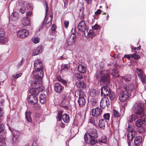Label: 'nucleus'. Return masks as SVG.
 I'll use <instances>...</instances> for the list:
<instances>
[{"mask_svg": "<svg viewBox=\"0 0 146 146\" xmlns=\"http://www.w3.org/2000/svg\"><path fill=\"white\" fill-rule=\"evenodd\" d=\"M56 26L54 24H53L51 28L52 32V33H54L56 31Z\"/></svg>", "mask_w": 146, "mask_h": 146, "instance_id": "obj_53", "label": "nucleus"}, {"mask_svg": "<svg viewBox=\"0 0 146 146\" xmlns=\"http://www.w3.org/2000/svg\"><path fill=\"white\" fill-rule=\"evenodd\" d=\"M64 24L65 28H67L69 25V22L68 21H65L64 22Z\"/></svg>", "mask_w": 146, "mask_h": 146, "instance_id": "obj_59", "label": "nucleus"}, {"mask_svg": "<svg viewBox=\"0 0 146 146\" xmlns=\"http://www.w3.org/2000/svg\"><path fill=\"white\" fill-rule=\"evenodd\" d=\"M101 12V11L100 9H99L97 10L95 12V13L96 15H98Z\"/></svg>", "mask_w": 146, "mask_h": 146, "instance_id": "obj_64", "label": "nucleus"}, {"mask_svg": "<svg viewBox=\"0 0 146 146\" xmlns=\"http://www.w3.org/2000/svg\"><path fill=\"white\" fill-rule=\"evenodd\" d=\"M133 54H130L129 55H127L125 56L127 58L130 59L131 58H133Z\"/></svg>", "mask_w": 146, "mask_h": 146, "instance_id": "obj_60", "label": "nucleus"}, {"mask_svg": "<svg viewBox=\"0 0 146 146\" xmlns=\"http://www.w3.org/2000/svg\"><path fill=\"white\" fill-rule=\"evenodd\" d=\"M69 68V66L68 64H62L61 67V71L63 72H67Z\"/></svg>", "mask_w": 146, "mask_h": 146, "instance_id": "obj_27", "label": "nucleus"}, {"mask_svg": "<svg viewBox=\"0 0 146 146\" xmlns=\"http://www.w3.org/2000/svg\"><path fill=\"white\" fill-rule=\"evenodd\" d=\"M98 136L96 130L92 129H90L89 133H85L84 136V139L86 143H90L93 145L98 143L97 140L95 139Z\"/></svg>", "mask_w": 146, "mask_h": 146, "instance_id": "obj_2", "label": "nucleus"}, {"mask_svg": "<svg viewBox=\"0 0 146 146\" xmlns=\"http://www.w3.org/2000/svg\"><path fill=\"white\" fill-rule=\"evenodd\" d=\"M45 19H46V18H45ZM45 19V21L44 22H43L42 23V26L43 25L46 21V22H47L46 23V24L45 25L46 27V28H48L51 26V22H52V21H51L48 20H49L48 17V18L46 20V19Z\"/></svg>", "mask_w": 146, "mask_h": 146, "instance_id": "obj_31", "label": "nucleus"}, {"mask_svg": "<svg viewBox=\"0 0 146 146\" xmlns=\"http://www.w3.org/2000/svg\"><path fill=\"white\" fill-rule=\"evenodd\" d=\"M136 70L139 78L141 77V76L145 74L143 73L142 70L141 69L137 68H136Z\"/></svg>", "mask_w": 146, "mask_h": 146, "instance_id": "obj_32", "label": "nucleus"}, {"mask_svg": "<svg viewBox=\"0 0 146 146\" xmlns=\"http://www.w3.org/2000/svg\"><path fill=\"white\" fill-rule=\"evenodd\" d=\"M140 118V119H139L137 120L135 122L136 125L138 127H141L143 124H145L146 122V121H145L144 120L143 118H142L141 117H139Z\"/></svg>", "mask_w": 146, "mask_h": 146, "instance_id": "obj_18", "label": "nucleus"}, {"mask_svg": "<svg viewBox=\"0 0 146 146\" xmlns=\"http://www.w3.org/2000/svg\"><path fill=\"white\" fill-rule=\"evenodd\" d=\"M4 112L1 108L0 107V117H1L3 115Z\"/></svg>", "mask_w": 146, "mask_h": 146, "instance_id": "obj_63", "label": "nucleus"}, {"mask_svg": "<svg viewBox=\"0 0 146 146\" xmlns=\"http://www.w3.org/2000/svg\"><path fill=\"white\" fill-rule=\"evenodd\" d=\"M121 78L123 80L126 82H130L131 80V75L130 74L121 76Z\"/></svg>", "mask_w": 146, "mask_h": 146, "instance_id": "obj_30", "label": "nucleus"}, {"mask_svg": "<svg viewBox=\"0 0 146 146\" xmlns=\"http://www.w3.org/2000/svg\"><path fill=\"white\" fill-rule=\"evenodd\" d=\"M30 92L31 95L36 96L38 95L39 91L38 88H32L30 89Z\"/></svg>", "mask_w": 146, "mask_h": 146, "instance_id": "obj_24", "label": "nucleus"}, {"mask_svg": "<svg viewBox=\"0 0 146 146\" xmlns=\"http://www.w3.org/2000/svg\"><path fill=\"white\" fill-rule=\"evenodd\" d=\"M31 86L32 87L35 88H38V86H37V85L38 84V83L35 80L32 81L31 83Z\"/></svg>", "mask_w": 146, "mask_h": 146, "instance_id": "obj_34", "label": "nucleus"}, {"mask_svg": "<svg viewBox=\"0 0 146 146\" xmlns=\"http://www.w3.org/2000/svg\"><path fill=\"white\" fill-rule=\"evenodd\" d=\"M62 113L63 111H60L58 113L57 119L59 121H60L62 119Z\"/></svg>", "mask_w": 146, "mask_h": 146, "instance_id": "obj_39", "label": "nucleus"}, {"mask_svg": "<svg viewBox=\"0 0 146 146\" xmlns=\"http://www.w3.org/2000/svg\"><path fill=\"white\" fill-rule=\"evenodd\" d=\"M32 14V12L31 11L28 12L27 13V17H27L29 18V17H30Z\"/></svg>", "mask_w": 146, "mask_h": 146, "instance_id": "obj_61", "label": "nucleus"}, {"mask_svg": "<svg viewBox=\"0 0 146 146\" xmlns=\"http://www.w3.org/2000/svg\"><path fill=\"white\" fill-rule=\"evenodd\" d=\"M123 88L124 90L121 91L119 94V99L121 102H124L128 99L129 94L133 90L131 85H124Z\"/></svg>", "mask_w": 146, "mask_h": 146, "instance_id": "obj_4", "label": "nucleus"}, {"mask_svg": "<svg viewBox=\"0 0 146 146\" xmlns=\"http://www.w3.org/2000/svg\"><path fill=\"white\" fill-rule=\"evenodd\" d=\"M26 118L28 122H31L32 121L30 113L28 112H25Z\"/></svg>", "mask_w": 146, "mask_h": 146, "instance_id": "obj_37", "label": "nucleus"}, {"mask_svg": "<svg viewBox=\"0 0 146 146\" xmlns=\"http://www.w3.org/2000/svg\"><path fill=\"white\" fill-rule=\"evenodd\" d=\"M57 79L58 81L61 82L64 84H65L67 83L66 81L62 79L60 76L58 77Z\"/></svg>", "mask_w": 146, "mask_h": 146, "instance_id": "obj_45", "label": "nucleus"}, {"mask_svg": "<svg viewBox=\"0 0 146 146\" xmlns=\"http://www.w3.org/2000/svg\"><path fill=\"white\" fill-rule=\"evenodd\" d=\"M113 117L116 118L117 122H119L121 119V115L119 112L117 110L113 109Z\"/></svg>", "mask_w": 146, "mask_h": 146, "instance_id": "obj_19", "label": "nucleus"}, {"mask_svg": "<svg viewBox=\"0 0 146 146\" xmlns=\"http://www.w3.org/2000/svg\"><path fill=\"white\" fill-rule=\"evenodd\" d=\"M75 77L78 80H80L83 78V76L79 73H77L75 74Z\"/></svg>", "mask_w": 146, "mask_h": 146, "instance_id": "obj_43", "label": "nucleus"}, {"mask_svg": "<svg viewBox=\"0 0 146 146\" xmlns=\"http://www.w3.org/2000/svg\"><path fill=\"white\" fill-rule=\"evenodd\" d=\"M97 92L95 90H92L90 92V95L92 97H95L97 94Z\"/></svg>", "mask_w": 146, "mask_h": 146, "instance_id": "obj_48", "label": "nucleus"}, {"mask_svg": "<svg viewBox=\"0 0 146 146\" xmlns=\"http://www.w3.org/2000/svg\"><path fill=\"white\" fill-rule=\"evenodd\" d=\"M109 97L111 100H113L115 98V94L113 92H111L109 95Z\"/></svg>", "mask_w": 146, "mask_h": 146, "instance_id": "obj_47", "label": "nucleus"}, {"mask_svg": "<svg viewBox=\"0 0 146 146\" xmlns=\"http://www.w3.org/2000/svg\"><path fill=\"white\" fill-rule=\"evenodd\" d=\"M95 76L97 79H100L101 83L107 85L110 84V74L105 70H101L97 71Z\"/></svg>", "mask_w": 146, "mask_h": 146, "instance_id": "obj_3", "label": "nucleus"}, {"mask_svg": "<svg viewBox=\"0 0 146 146\" xmlns=\"http://www.w3.org/2000/svg\"><path fill=\"white\" fill-rule=\"evenodd\" d=\"M5 34V32L3 30L0 28V37L4 36Z\"/></svg>", "mask_w": 146, "mask_h": 146, "instance_id": "obj_55", "label": "nucleus"}, {"mask_svg": "<svg viewBox=\"0 0 146 146\" xmlns=\"http://www.w3.org/2000/svg\"><path fill=\"white\" fill-rule=\"evenodd\" d=\"M90 123L95 125L97 123V121L95 120L94 118L91 117L90 120Z\"/></svg>", "mask_w": 146, "mask_h": 146, "instance_id": "obj_44", "label": "nucleus"}, {"mask_svg": "<svg viewBox=\"0 0 146 146\" xmlns=\"http://www.w3.org/2000/svg\"><path fill=\"white\" fill-rule=\"evenodd\" d=\"M7 40V39L6 37L3 36L0 37V43H4L6 42Z\"/></svg>", "mask_w": 146, "mask_h": 146, "instance_id": "obj_40", "label": "nucleus"}, {"mask_svg": "<svg viewBox=\"0 0 146 146\" xmlns=\"http://www.w3.org/2000/svg\"><path fill=\"white\" fill-rule=\"evenodd\" d=\"M86 35H88V36L89 37L92 38L93 37L95 36L94 33V31L93 30H89V32H88V30H87L86 31Z\"/></svg>", "mask_w": 146, "mask_h": 146, "instance_id": "obj_33", "label": "nucleus"}, {"mask_svg": "<svg viewBox=\"0 0 146 146\" xmlns=\"http://www.w3.org/2000/svg\"><path fill=\"white\" fill-rule=\"evenodd\" d=\"M108 125V122L105 119H102L100 120L99 122V126L101 129H104L105 126Z\"/></svg>", "mask_w": 146, "mask_h": 146, "instance_id": "obj_16", "label": "nucleus"}, {"mask_svg": "<svg viewBox=\"0 0 146 146\" xmlns=\"http://www.w3.org/2000/svg\"><path fill=\"white\" fill-rule=\"evenodd\" d=\"M131 133V135L133 138L136 136L137 132L136 131H135V130Z\"/></svg>", "mask_w": 146, "mask_h": 146, "instance_id": "obj_56", "label": "nucleus"}, {"mask_svg": "<svg viewBox=\"0 0 146 146\" xmlns=\"http://www.w3.org/2000/svg\"><path fill=\"white\" fill-rule=\"evenodd\" d=\"M64 87L58 82L56 83L54 85V89L57 93H60L63 90Z\"/></svg>", "mask_w": 146, "mask_h": 146, "instance_id": "obj_14", "label": "nucleus"}, {"mask_svg": "<svg viewBox=\"0 0 146 146\" xmlns=\"http://www.w3.org/2000/svg\"><path fill=\"white\" fill-rule=\"evenodd\" d=\"M9 129L12 132L13 134V138L12 139L13 141H14V138H15V139H16L18 137V136L19 135V132L18 131L14 130L10 127H9Z\"/></svg>", "mask_w": 146, "mask_h": 146, "instance_id": "obj_20", "label": "nucleus"}, {"mask_svg": "<svg viewBox=\"0 0 146 146\" xmlns=\"http://www.w3.org/2000/svg\"><path fill=\"white\" fill-rule=\"evenodd\" d=\"M34 66L37 70L42 69L43 68L42 63L39 59L35 60L34 63Z\"/></svg>", "mask_w": 146, "mask_h": 146, "instance_id": "obj_15", "label": "nucleus"}, {"mask_svg": "<svg viewBox=\"0 0 146 146\" xmlns=\"http://www.w3.org/2000/svg\"><path fill=\"white\" fill-rule=\"evenodd\" d=\"M100 27L98 25H95L92 26V28L93 30H97L100 28Z\"/></svg>", "mask_w": 146, "mask_h": 146, "instance_id": "obj_58", "label": "nucleus"}, {"mask_svg": "<svg viewBox=\"0 0 146 146\" xmlns=\"http://www.w3.org/2000/svg\"><path fill=\"white\" fill-rule=\"evenodd\" d=\"M102 112V110L99 108L97 107L92 110V115L94 117H98L101 115Z\"/></svg>", "mask_w": 146, "mask_h": 146, "instance_id": "obj_13", "label": "nucleus"}, {"mask_svg": "<svg viewBox=\"0 0 146 146\" xmlns=\"http://www.w3.org/2000/svg\"><path fill=\"white\" fill-rule=\"evenodd\" d=\"M78 30L82 32H84V34L86 36V26L84 21L81 20L78 24Z\"/></svg>", "mask_w": 146, "mask_h": 146, "instance_id": "obj_9", "label": "nucleus"}, {"mask_svg": "<svg viewBox=\"0 0 146 146\" xmlns=\"http://www.w3.org/2000/svg\"><path fill=\"white\" fill-rule=\"evenodd\" d=\"M42 50L41 46H38L36 49L34 50L33 53L32 55L35 56L38 55L39 53H41Z\"/></svg>", "mask_w": 146, "mask_h": 146, "instance_id": "obj_23", "label": "nucleus"}, {"mask_svg": "<svg viewBox=\"0 0 146 146\" xmlns=\"http://www.w3.org/2000/svg\"><path fill=\"white\" fill-rule=\"evenodd\" d=\"M40 102L42 104H44L46 102V95L44 94H41L39 97Z\"/></svg>", "mask_w": 146, "mask_h": 146, "instance_id": "obj_28", "label": "nucleus"}, {"mask_svg": "<svg viewBox=\"0 0 146 146\" xmlns=\"http://www.w3.org/2000/svg\"><path fill=\"white\" fill-rule=\"evenodd\" d=\"M142 139L140 136H137L134 140V143L136 146H139L141 144Z\"/></svg>", "mask_w": 146, "mask_h": 146, "instance_id": "obj_17", "label": "nucleus"}, {"mask_svg": "<svg viewBox=\"0 0 146 146\" xmlns=\"http://www.w3.org/2000/svg\"><path fill=\"white\" fill-rule=\"evenodd\" d=\"M78 71L79 72L84 73L86 71V68L84 65L80 64L78 66L77 68Z\"/></svg>", "mask_w": 146, "mask_h": 146, "instance_id": "obj_21", "label": "nucleus"}, {"mask_svg": "<svg viewBox=\"0 0 146 146\" xmlns=\"http://www.w3.org/2000/svg\"><path fill=\"white\" fill-rule=\"evenodd\" d=\"M22 23L24 26H28L30 24V19L27 17H24L22 20Z\"/></svg>", "mask_w": 146, "mask_h": 146, "instance_id": "obj_22", "label": "nucleus"}, {"mask_svg": "<svg viewBox=\"0 0 146 146\" xmlns=\"http://www.w3.org/2000/svg\"><path fill=\"white\" fill-rule=\"evenodd\" d=\"M28 102L32 104H36L38 102V98L33 95H30L27 98Z\"/></svg>", "mask_w": 146, "mask_h": 146, "instance_id": "obj_12", "label": "nucleus"}, {"mask_svg": "<svg viewBox=\"0 0 146 146\" xmlns=\"http://www.w3.org/2000/svg\"><path fill=\"white\" fill-rule=\"evenodd\" d=\"M19 17V14L17 12H15L13 13L11 16V19L13 21L17 20Z\"/></svg>", "mask_w": 146, "mask_h": 146, "instance_id": "obj_25", "label": "nucleus"}, {"mask_svg": "<svg viewBox=\"0 0 146 146\" xmlns=\"http://www.w3.org/2000/svg\"><path fill=\"white\" fill-rule=\"evenodd\" d=\"M109 100L106 97H104L102 99L100 102V107L101 108L103 109L106 107H108L109 106Z\"/></svg>", "mask_w": 146, "mask_h": 146, "instance_id": "obj_11", "label": "nucleus"}, {"mask_svg": "<svg viewBox=\"0 0 146 146\" xmlns=\"http://www.w3.org/2000/svg\"><path fill=\"white\" fill-rule=\"evenodd\" d=\"M104 118L105 120H108L110 118V114L109 113H105L103 115Z\"/></svg>", "mask_w": 146, "mask_h": 146, "instance_id": "obj_52", "label": "nucleus"}, {"mask_svg": "<svg viewBox=\"0 0 146 146\" xmlns=\"http://www.w3.org/2000/svg\"><path fill=\"white\" fill-rule=\"evenodd\" d=\"M63 120L65 123H68L70 121V117L68 114L64 113L62 115Z\"/></svg>", "mask_w": 146, "mask_h": 146, "instance_id": "obj_29", "label": "nucleus"}, {"mask_svg": "<svg viewBox=\"0 0 146 146\" xmlns=\"http://www.w3.org/2000/svg\"><path fill=\"white\" fill-rule=\"evenodd\" d=\"M44 6H45L46 7V8L45 9V17L44 18V22L45 21V18L46 17V15L47 14V12H48V3L46 2H45L44 3Z\"/></svg>", "mask_w": 146, "mask_h": 146, "instance_id": "obj_42", "label": "nucleus"}, {"mask_svg": "<svg viewBox=\"0 0 146 146\" xmlns=\"http://www.w3.org/2000/svg\"><path fill=\"white\" fill-rule=\"evenodd\" d=\"M22 75V73H20L18 74H16L15 76L14 75L13 76V77H14V78H12V80H13L14 78L16 79L19 78Z\"/></svg>", "mask_w": 146, "mask_h": 146, "instance_id": "obj_54", "label": "nucleus"}, {"mask_svg": "<svg viewBox=\"0 0 146 146\" xmlns=\"http://www.w3.org/2000/svg\"><path fill=\"white\" fill-rule=\"evenodd\" d=\"M101 96L103 97L108 96L111 92V89L107 85L102 87L101 89Z\"/></svg>", "mask_w": 146, "mask_h": 146, "instance_id": "obj_8", "label": "nucleus"}, {"mask_svg": "<svg viewBox=\"0 0 146 146\" xmlns=\"http://www.w3.org/2000/svg\"><path fill=\"white\" fill-rule=\"evenodd\" d=\"M76 40V36L73 34L69 35L66 39L67 44L64 45V48H66L68 46L73 45L75 42Z\"/></svg>", "mask_w": 146, "mask_h": 146, "instance_id": "obj_5", "label": "nucleus"}, {"mask_svg": "<svg viewBox=\"0 0 146 146\" xmlns=\"http://www.w3.org/2000/svg\"><path fill=\"white\" fill-rule=\"evenodd\" d=\"M26 9L25 6H22L20 8L19 11L22 13H24L26 11Z\"/></svg>", "mask_w": 146, "mask_h": 146, "instance_id": "obj_49", "label": "nucleus"}, {"mask_svg": "<svg viewBox=\"0 0 146 146\" xmlns=\"http://www.w3.org/2000/svg\"><path fill=\"white\" fill-rule=\"evenodd\" d=\"M133 55V58L135 59H138L140 58V56L138 55H137L135 53H134Z\"/></svg>", "mask_w": 146, "mask_h": 146, "instance_id": "obj_57", "label": "nucleus"}, {"mask_svg": "<svg viewBox=\"0 0 146 146\" xmlns=\"http://www.w3.org/2000/svg\"><path fill=\"white\" fill-rule=\"evenodd\" d=\"M4 125L3 124H0V132L2 131L4 129Z\"/></svg>", "mask_w": 146, "mask_h": 146, "instance_id": "obj_62", "label": "nucleus"}, {"mask_svg": "<svg viewBox=\"0 0 146 146\" xmlns=\"http://www.w3.org/2000/svg\"><path fill=\"white\" fill-rule=\"evenodd\" d=\"M132 109L136 115H132L129 117L130 121L137 119L139 117L143 118V120L145 121H146V115L144 114V105L142 102L139 101L135 103L133 106Z\"/></svg>", "mask_w": 146, "mask_h": 146, "instance_id": "obj_1", "label": "nucleus"}, {"mask_svg": "<svg viewBox=\"0 0 146 146\" xmlns=\"http://www.w3.org/2000/svg\"><path fill=\"white\" fill-rule=\"evenodd\" d=\"M98 141L100 143H106L107 142L106 137L105 136L102 137L98 140Z\"/></svg>", "mask_w": 146, "mask_h": 146, "instance_id": "obj_38", "label": "nucleus"}, {"mask_svg": "<svg viewBox=\"0 0 146 146\" xmlns=\"http://www.w3.org/2000/svg\"><path fill=\"white\" fill-rule=\"evenodd\" d=\"M39 38H38L34 37L32 39L33 42L35 43L36 44L39 41Z\"/></svg>", "mask_w": 146, "mask_h": 146, "instance_id": "obj_50", "label": "nucleus"}, {"mask_svg": "<svg viewBox=\"0 0 146 146\" xmlns=\"http://www.w3.org/2000/svg\"><path fill=\"white\" fill-rule=\"evenodd\" d=\"M77 86L80 88H85L86 86V84L83 81H80L77 82L76 84Z\"/></svg>", "mask_w": 146, "mask_h": 146, "instance_id": "obj_26", "label": "nucleus"}, {"mask_svg": "<svg viewBox=\"0 0 146 146\" xmlns=\"http://www.w3.org/2000/svg\"><path fill=\"white\" fill-rule=\"evenodd\" d=\"M70 93H67L65 94L64 96L63 99L64 100L62 101V102H64V101H65V100H70L71 98V95Z\"/></svg>", "mask_w": 146, "mask_h": 146, "instance_id": "obj_35", "label": "nucleus"}, {"mask_svg": "<svg viewBox=\"0 0 146 146\" xmlns=\"http://www.w3.org/2000/svg\"><path fill=\"white\" fill-rule=\"evenodd\" d=\"M128 131L131 133L134 131V127L131 125H129L127 128Z\"/></svg>", "mask_w": 146, "mask_h": 146, "instance_id": "obj_51", "label": "nucleus"}, {"mask_svg": "<svg viewBox=\"0 0 146 146\" xmlns=\"http://www.w3.org/2000/svg\"><path fill=\"white\" fill-rule=\"evenodd\" d=\"M29 32L25 29L20 30L17 32V35L20 38H23L27 37L29 35Z\"/></svg>", "mask_w": 146, "mask_h": 146, "instance_id": "obj_10", "label": "nucleus"}, {"mask_svg": "<svg viewBox=\"0 0 146 146\" xmlns=\"http://www.w3.org/2000/svg\"><path fill=\"white\" fill-rule=\"evenodd\" d=\"M34 78L38 80L42 79L44 75L42 69L36 70L33 72Z\"/></svg>", "mask_w": 146, "mask_h": 146, "instance_id": "obj_7", "label": "nucleus"}, {"mask_svg": "<svg viewBox=\"0 0 146 146\" xmlns=\"http://www.w3.org/2000/svg\"><path fill=\"white\" fill-rule=\"evenodd\" d=\"M139 79L143 84H146V75L145 74L139 78Z\"/></svg>", "mask_w": 146, "mask_h": 146, "instance_id": "obj_41", "label": "nucleus"}, {"mask_svg": "<svg viewBox=\"0 0 146 146\" xmlns=\"http://www.w3.org/2000/svg\"><path fill=\"white\" fill-rule=\"evenodd\" d=\"M127 142L128 143L129 145V143H130L132 140L133 138L131 136V135H130L129 134H128L127 135Z\"/></svg>", "mask_w": 146, "mask_h": 146, "instance_id": "obj_46", "label": "nucleus"}, {"mask_svg": "<svg viewBox=\"0 0 146 146\" xmlns=\"http://www.w3.org/2000/svg\"><path fill=\"white\" fill-rule=\"evenodd\" d=\"M111 75L114 77H118V72L115 69H113L111 71Z\"/></svg>", "mask_w": 146, "mask_h": 146, "instance_id": "obj_36", "label": "nucleus"}, {"mask_svg": "<svg viewBox=\"0 0 146 146\" xmlns=\"http://www.w3.org/2000/svg\"><path fill=\"white\" fill-rule=\"evenodd\" d=\"M79 94V98L78 100V103L79 106L81 107L84 106L86 104V100L84 97V92L80 91L78 92Z\"/></svg>", "mask_w": 146, "mask_h": 146, "instance_id": "obj_6", "label": "nucleus"}]
</instances>
